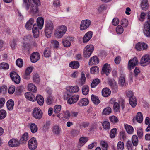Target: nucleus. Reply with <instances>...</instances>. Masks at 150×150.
<instances>
[{
    "mask_svg": "<svg viewBox=\"0 0 150 150\" xmlns=\"http://www.w3.org/2000/svg\"><path fill=\"white\" fill-rule=\"evenodd\" d=\"M67 30V27L65 25H62L57 26L55 28L54 35L57 38H62L65 34Z\"/></svg>",
    "mask_w": 150,
    "mask_h": 150,
    "instance_id": "obj_1",
    "label": "nucleus"
},
{
    "mask_svg": "<svg viewBox=\"0 0 150 150\" xmlns=\"http://www.w3.org/2000/svg\"><path fill=\"white\" fill-rule=\"evenodd\" d=\"M54 29L53 23L51 21L48 22L45 25V35L47 38L51 36Z\"/></svg>",
    "mask_w": 150,
    "mask_h": 150,
    "instance_id": "obj_2",
    "label": "nucleus"
},
{
    "mask_svg": "<svg viewBox=\"0 0 150 150\" xmlns=\"http://www.w3.org/2000/svg\"><path fill=\"white\" fill-rule=\"evenodd\" d=\"M94 50V47L92 45H86L83 50L84 56L86 58L89 57L91 54Z\"/></svg>",
    "mask_w": 150,
    "mask_h": 150,
    "instance_id": "obj_3",
    "label": "nucleus"
},
{
    "mask_svg": "<svg viewBox=\"0 0 150 150\" xmlns=\"http://www.w3.org/2000/svg\"><path fill=\"white\" fill-rule=\"evenodd\" d=\"M91 23V21L88 19L83 20L81 21L80 26V29L82 31L86 30L88 28Z\"/></svg>",
    "mask_w": 150,
    "mask_h": 150,
    "instance_id": "obj_4",
    "label": "nucleus"
},
{
    "mask_svg": "<svg viewBox=\"0 0 150 150\" xmlns=\"http://www.w3.org/2000/svg\"><path fill=\"white\" fill-rule=\"evenodd\" d=\"M28 147L29 149L31 150H34L37 147L38 142L36 139L33 137L30 139L28 143Z\"/></svg>",
    "mask_w": 150,
    "mask_h": 150,
    "instance_id": "obj_5",
    "label": "nucleus"
},
{
    "mask_svg": "<svg viewBox=\"0 0 150 150\" xmlns=\"http://www.w3.org/2000/svg\"><path fill=\"white\" fill-rule=\"evenodd\" d=\"M42 112L40 108L36 107L34 108L33 116L35 118L40 119L42 117Z\"/></svg>",
    "mask_w": 150,
    "mask_h": 150,
    "instance_id": "obj_6",
    "label": "nucleus"
},
{
    "mask_svg": "<svg viewBox=\"0 0 150 150\" xmlns=\"http://www.w3.org/2000/svg\"><path fill=\"white\" fill-rule=\"evenodd\" d=\"M150 63V56L148 55H145L142 56L140 62L142 66H144Z\"/></svg>",
    "mask_w": 150,
    "mask_h": 150,
    "instance_id": "obj_7",
    "label": "nucleus"
},
{
    "mask_svg": "<svg viewBox=\"0 0 150 150\" xmlns=\"http://www.w3.org/2000/svg\"><path fill=\"white\" fill-rule=\"evenodd\" d=\"M73 38L71 37L65 36L62 40V43L66 47H68L71 45V42L73 41Z\"/></svg>",
    "mask_w": 150,
    "mask_h": 150,
    "instance_id": "obj_8",
    "label": "nucleus"
},
{
    "mask_svg": "<svg viewBox=\"0 0 150 150\" xmlns=\"http://www.w3.org/2000/svg\"><path fill=\"white\" fill-rule=\"evenodd\" d=\"M10 76L12 81L16 84L20 83V78L19 75L16 72H13L10 74Z\"/></svg>",
    "mask_w": 150,
    "mask_h": 150,
    "instance_id": "obj_9",
    "label": "nucleus"
},
{
    "mask_svg": "<svg viewBox=\"0 0 150 150\" xmlns=\"http://www.w3.org/2000/svg\"><path fill=\"white\" fill-rule=\"evenodd\" d=\"M148 47L147 45L143 42H140L137 43L135 45V48L138 50H144Z\"/></svg>",
    "mask_w": 150,
    "mask_h": 150,
    "instance_id": "obj_10",
    "label": "nucleus"
},
{
    "mask_svg": "<svg viewBox=\"0 0 150 150\" xmlns=\"http://www.w3.org/2000/svg\"><path fill=\"white\" fill-rule=\"evenodd\" d=\"M138 64L137 59L136 57L132 59L129 61L128 64L129 68L130 69H133Z\"/></svg>",
    "mask_w": 150,
    "mask_h": 150,
    "instance_id": "obj_11",
    "label": "nucleus"
},
{
    "mask_svg": "<svg viewBox=\"0 0 150 150\" xmlns=\"http://www.w3.org/2000/svg\"><path fill=\"white\" fill-rule=\"evenodd\" d=\"M40 54L38 52H34L33 53L30 57L31 62L32 63H35L40 59Z\"/></svg>",
    "mask_w": 150,
    "mask_h": 150,
    "instance_id": "obj_12",
    "label": "nucleus"
},
{
    "mask_svg": "<svg viewBox=\"0 0 150 150\" xmlns=\"http://www.w3.org/2000/svg\"><path fill=\"white\" fill-rule=\"evenodd\" d=\"M20 144V141L19 142L18 140L14 139H11L8 143L9 146L11 147H18L19 146Z\"/></svg>",
    "mask_w": 150,
    "mask_h": 150,
    "instance_id": "obj_13",
    "label": "nucleus"
},
{
    "mask_svg": "<svg viewBox=\"0 0 150 150\" xmlns=\"http://www.w3.org/2000/svg\"><path fill=\"white\" fill-rule=\"evenodd\" d=\"M93 35V33L91 31H89L86 33L84 36L83 39V43H86L91 38Z\"/></svg>",
    "mask_w": 150,
    "mask_h": 150,
    "instance_id": "obj_14",
    "label": "nucleus"
},
{
    "mask_svg": "<svg viewBox=\"0 0 150 150\" xmlns=\"http://www.w3.org/2000/svg\"><path fill=\"white\" fill-rule=\"evenodd\" d=\"M79 96L78 95H74L71 96L68 100L67 103L69 104L74 103L78 100Z\"/></svg>",
    "mask_w": 150,
    "mask_h": 150,
    "instance_id": "obj_15",
    "label": "nucleus"
},
{
    "mask_svg": "<svg viewBox=\"0 0 150 150\" xmlns=\"http://www.w3.org/2000/svg\"><path fill=\"white\" fill-rule=\"evenodd\" d=\"M99 62L98 58L96 56H93L90 59L88 64L89 65H96Z\"/></svg>",
    "mask_w": 150,
    "mask_h": 150,
    "instance_id": "obj_16",
    "label": "nucleus"
},
{
    "mask_svg": "<svg viewBox=\"0 0 150 150\" xmlns=\"http://www.w3.org/2000/svg\"><path fill=\"white\" fill-rule=\"evenodd\" d=\"M110 65L107 63H106L103 66L102 68V74H103L105 73L107 76H108L110 72Z\"/></svg>",
    "mask_w": 150,
    "mask_h": 150,
    "instance_id": "obj_17",
    "label": "nucleus"
},
{
    "mask_svg": "<svg viewBox=\"0 0 150 150\" xmlns=\"http://www.w3.org/2000/svg\"><path fill=\"white\" fill-rule=\"evenodd\" d=\"M25 97L26 99L30 101H34L36 100L35 96L30 92H27L25 94Z\"/></svg>",
    "mask_w": 150,
    "mask_h": 150,
    "instance_id": "obj_18",
    "label": "nucleus"
},
{
    "mask_svg": "<svg viewBox=\"0 0 150 150\" xmlns=\"http://www.w3.org/2000/svg\"><path fill=\"white\" fill-rule=\"evenodd\" d=\"M143 33L146 37L150 38V25H144Z\"/></svg>",
    "mask_w": 150,
    "mask_h": 150,
    "instance_id": "obj_19",
    "label": "nucleus"
},
{
    "mask_svg": "<svg viewBox=\"0 0 150 150\" xmlns=\"http://www.w3.org/2000/svg\"><path fill=\"white\" fill-rule=\"evenodd\" d=\"M34 21V20L33 18H30L28 21L25 25L26 28L28 30H30L32 28Z\"/></svg>",
    "mask_w": 150,
    "mask_h": 150,
    "instance_id": "obj_20",
    "label": "nucleus"
},
{
    "mask_svg": "<svg viewBox=\"0 0 150 150\" xmlns=\"http://www.w3.org/2000/svg\"><path fill=\"white\" fill-rule=\"evenodd\" d=\"M37 26L40 29H41L43 27L44 23V20L43 18L39 17L37 19Z\"/></svg>",
    "mask_w": 150,
    "mask_h": 150,
    "instance_id": "obj_21",
    "label": "nucleus"
},
{
    "mask_svg": "<svg viewBox=\"0 0 150 150\" xmlns=\"http://www.w3.org/2000/svg\"><path fill=\"white\" fill-rule=\"evenodd\" d=\"M109 84L114 91L116 92L118 90V86L116 82L114 80H110L109 81Z\"/></svg>",
    "mask_w": 150,
    "mask_h": 150,
    "instance_id": "obj_22",
    "label": "nucleus"
},
{
    "mask_svg": "<svg viewBox=\"0 0 150 150\" xmlns=\"http://www.w3.org/2000/svg\"><path fill=\"white\" fill-rule=\"evenodd\" d=\"M22 6L27 11H29L30 12V7L31 4H30L29 0H23Z\"/></svg>",
    "mask_w": 150,
    "mask_h": 150,
    "instance_id": "obj_23",
    "label": "nucleus"
},
{
    "mask_svg": "<svg viewBox=\"0 0 150 150\" xmlns=\"http://www.w3.org/2000/svg\"><path fill=\"white\" fill-rule=\"evenodd\" d=\"M35 4H31L30 7V13L33 14H35L38 12V6Z\"/></svg>",
    "mask_w": 150,
    "mask_h": 150,
    "instance_id": "obj_24",
    "label": "nucleus"
},
{
    "mask_svg": "<svg viewBox=\"0 0 150 150\" xmlns=\"http://www.w3.org/2000/svg\"><path fill=\"white\" fill-rule=\"evenodd\" d=\"M141 8L143 10L146 9L149 6L148 0H141L140 4Z\"/></svg>",
    "mask_w": 150,
    "mask_h": 150,
    "instance_id": "obj_25",
    "label": "nucleus"
},
{
    "mask_svg": "<svg viewBox=\"0 0 150 150\" xmlns=\"http://www.w3.org/2000/svg\"><path fill=\"white\" fill-rule=\"evenodd\" d=\"M28 138V134L27 133H24L20 139V141L21 144H25Z\"/></svg>",
    "mask_w": 150,
    "mask_h": 150,
    "instance_id": "obj_26",
    "label": "nucleus"
},
{
    "mask_svg": "<svg viewBox=\"0 0 150 150\" xmlns=\"http://www.w3.org/2000/svg\"><path fill=\"white\" fill-rule=\"evenodd\" d=\"M79 88L77 86H70L67 87V90L71 93H74L77 92L79 91Z\"/></svg>",
    "mask_w": 150,
    "mask_h": 150,
    "instance_id": "obj_27",
    "label": "nucleus"
},
{
    "mask_svg": "<svg viewBox=\"0 0 150 150\" xmlns=\"http://www.w3.org/2000/svg\"><path fill=\"white\" fill-rule=\"evenodd\" d=\"M89 103V100L86 98H84L81 99L78 103V105L80 106L87 105Z\"/></svg>",
    "mask_w": 150,
    "mask_h": 150,
    "instance_id": "obj_28",
    "label": "nucleus"
},
{
    "mask_svg": "<svg viewBox=\"0 0 150 150\" xmlns=\"http://www.w3.org/2000/svg\"><path fill=\"white\" fill-rule=\"evenodd\" d=\"M111 91L107 88H104L102 91V94L103 97H107L111 94Z\"/></svg>",
    "mask_w": 150,
    "mask_h": 150,
    "instance_id": "obj_29",
    "label": "nucleus"
},
{
    "mask_svg": "<svg viewBox=\"0 0 150 150\" xmlns=\"http://www.w3.org/2000/svg\"><path fill=\"white\" fill-rule=\"evenodd\" d=\"M14 105V101L12 99L8 100L6 103L7 107L8 110H13Z\"/></svg>",
    "mask_w": 150,
    "mask_h": 150,
    "instance_id": "obj_30",
    "label": "nucleus"
},
{
    "mask_svg": "<svg viewBox=\"0 0 150 150\" xmlns=\"http://www.w3.org/2000/svg\"><path fill=\"white\" fill-rule=\"evenodd\" d=\"M69 66L72 69H76L79 67V63L77 61H73L69 64Z\"/></svg>",
    "mask_w": 150,
    "mask_h": 150,
    "instance_id": "obj_31",
    "label": "nucleus"
},
{
    "mask_svg": "<svg viewBox=\"0 0 150 150\" xmlns=\"http://www.w3.org/2000/svg\"><path fill=\"white\" fill-rule=\"evenodd\" d=\"M129 103L133 108L135 107L137 104V101L135 97H133L129 99Z\"/></svg>",
    "mask_w": 150,
    "mask_h": 150,
    "instance_id": "obj_32",
    "label": "nucleus"
},
{
    "mask_svg": "<svg viewBox=\"0 0 150 150\" xmlns=\"http://www.w3.org/2000/svg\"><path fill=\"white\" fill-rule=\"evenodd\" d=\"M125 128L128 134H132L134 131L133 127L127 124L125 125Z\"/></svg>",
    "mask_w": 150,
    "mask_h": 150,
    "instance_id": "obj_33",
    "label": "nucleus"
},
{
    "mask_svg": "<svg viewBox=\"0 0 150 150\" xmlns=\"http://www.w3.org/2000/svg\"><path fill=\"white\" fill-rule=\"evenodd\" d=\"M35 98L38 103L40 105H42L43 104L44 98L41 95H37Z\"/></svg>",
    "mask_w": 150,
    "mask_h": 150,
    "instance_id": "obj_34",
    "label": "nucleus"
},
{
    "mask_svg": "<svg viewBox=\"0 0 150 150\" xmlns=\"http://www.w3.org/2000/svg\"><path fill=\"white\" fill-rule=\"evenodd\" d=\"M86 78L85 75L84 73L82 72L81 73V76L79 80V85L80 86H82L83 85L85 82Z\"/></svg>",
    "mask_w": 150,
    "mask_h": 150,
    "instance_id": "obj_35",
    "label": "nucleus"
},
{
    "mask_svg": "<svg viewBox=\"0 0 150 150\" xmlns=\"http://www.w3.org/2000/svg\"><path fill=\"white\" fill-rule=\"evenodd\" d=\"M28 89L29 91L35 93L37 91V88L36 86L32 83H30L28 85Z\"/></svg>",
    "mask_w": 150,
    "mask_h": 150,
    "instance_id": "obj_36",
    "label": "nucleus"
},
{
    "mask_svg": "<svg viewBox=\"0 0 150 150\" xmlns=\"http://www.w3.org/2000/svg\"><path fill=\"white\" fill-rule=\"evenodd\" d=\"M91 99L93 103L96 105H98L100 102V101L98 96L94 95L91 96Z\"/></svg>",
    "mask_w": 150,
    "mask_h": 150,
    "instance_id": "obj_37",
    "label": "nucleus"
},
{
    "mask_svg": "<svg viewBox=\"0 0 150 150\" xmlns=\"http://www.w3.org/2000/svg\"><path fill=\"white\" fill-rule=\"evenodd\" d=\"M30 129L31 132L33 133H35L38 131V127L34 123L30 124Z\"/></svg>",
    "mask_w": 150,
    "mask_h": 150,
    "instance_id": "obj_38",
    "label": "nucleus"
},
{
    "mask_svg": "<svg viewBox=\"0 0 150 150\" xmlns=\"http://www.w3.org/2000/svg\"><path fill=\"white\" fill-rule=\"evenodd\" d=\"M136 119L137 121L139 123H141L142 122L143 117L142 114L141 112H137V114Z\"/></svg>",
    "mask_w": 150,
    "mask_h": 150,
    "instance_id": "obj_39",
    "label": "nucleus"
},
{
    "mask_svg": "<svg viewBox=\"0 0 150 150\" xmlns=\"http://www.w3.org/2000/svg\"><path fill=\"white\" fill-rule=\"evenodd\" d=\"M125 82V76L124 75H122L119 78V83L120 85L122 86L124 85Z\"/></svg>",
    "mask_w": 150,
    "mask_h": 150,
    "instance_id": "obj_40",
    "label": "nucleus"
},
{
    "mask_svg": "<svg viewBox=\"0 0 150 150\" xmlns=\"http://www.w3.org/2000/svg\"><path fill=\"white\" fill-rule=\"evenodd\" d=\"M132 141L133 145L134 146H137L138 144V139L136 135H134L132 137Z\"/></svg>",
    "mask_w": 150,
    "mask_h": 150,
    "instance_id": "obj_41",
    "label": "nucleus"
},
{
    "mask_svg": "<svg viewBox=\"0 0 150 150\" xmlns=\"http://www.w3.org/2000/svg\"><path fill=\"white\" fill-rule=\"evenodd\" d=\"M53 132L55 134L59 135V134L61 130V129L57 125H55L54 126L53 128Z\"/></svg>",
    "mask_w": 150,
    "mask_h": 150,
    "instance_id": "obj_42",
    "label": "nucleus"
},
{
    "mask_svg": "<svg viewBox=\"0 0 150 150\" xmlns=\"http://www.w3.org/2000/svg\"><path fill=\"white\" fill-rule=\"evenodd\" d=\"M90 71L91 74H98L99 71V69L97 66H94L90 69Z\"/></svg>",
    "mask_w": 150,
    "mask_h": 150,
    "instance_id": "obj_43",
    "label": "nucleus"
},
{
    "mask_svg": "<svg viewBox=\"0 0 150 150\" xmlns=\"http://www.w3.org/2000/svg\"><path fill=\"white\" fill-rule=\"evenodd\" d=\"M82 93L85 95H87L89 92V87L87 85H84L82 88Z\"/></svg>",
    "mask_w": 150,
    "mask_h": 150,
    "instance_id": "obj_44",
    "label": "nucleus"
},
{
    "mask_svg": "<svg viewBox=\"0 0 150 150\" xmlns=\"http://www.w3.org/2000/svg\"><path fill=\"white\" fill-rule=\"evenodd\" d=\"M111 108L110 107H108L103 110V114L106 115H108L111 113Z\"/></svg>",
    "mask_w": 150,
    "mask_h": 150,
    "instance_id": "obj_45",
    "label": "nucleus"
},
{
    "mask_svg": "<svg viewBox=\"0 0 150 150\" xmlns=\"http://www.w3.org/2000/svg\"><path fill=\"white\" fill-rule=\"evenodd\" d=\"M102 125L103 128L105 130L108 129L110 128V123L108 121L103 122Z\"/></svg>",
    "mask_w": 150,
    "mask_h": 150,
    "instance_id": "obj_46",
    "label": "nucleus"
},
{
    "mask_svg": "<svg viewBox=\"0 0 150 150\" xmlns=\"http://www.w3.org/2000/svg\"><path fill=\"white\" fill-rule=\"evenodd\" d=\"M117 150H123L124 149V144L123 142L119 141L117 146Z\"/></svg>",
    "mask_w": 150,
    "mask_h": 150,
    "instance_id": "obj_47",
    "label": "nucleus"
},
{
    "mask_svg": "<svg viewBox=\"0 0 150 150\" xmlns=\"http://www.w3.org/2000/svg\"><path fill=\"white\" fill-rule=\"evenodd\" d=\"M88 140V137H83L79 138V142L80 144H82L83 145Z\"/></svg>",
    "mask_w": 150,
    "mask_h": 150,
    "instance_id": "obj_48",
    "label": "nucleus"
},
{
    "mask_svg": "<svg viewBox=\"0 0 150 150\" xmlns=\"http://www.w3.org/2000/svg\"><path fill=\"white\" fill-rule=\"evenodd\" d=\"M100 81L98 79H96L94 80L91 84V86L92 88H95L100 83Z\"/></svg>",
    "mask_w": 150,
    "mask_h": 150,
    "instance_id": "obj_49",
    "label": "nucleus"
},
{
    "mask_svg": "<svg viewBox=\"0 0 150 150\" xmlns=\"http://www.w3.org/2000/svg\"><path fill=\"white\" fill-rule=\"evenodd\" d=\"M6 116V112L3 109L0 110V119H4Z\"/></svg>",
    "mask_w": 150,
    "mask_h": 150,
    "instance_id": "obj_50",
    "label": "nucleus"
},
{
    "mask_svg": "<svg viewBox=\"0 0 150 150\" xmlns=\"http://www.w3.org/2000/svg\"><path fill=\"white\" fill-rule=\"evenodd\" d=\"M100 143L102 146L103 150H106L107 149L108 145L105 141H102L100 142Z\"/></svg>",
    "mask_w": 150,
    "mask_h": 150,
    "instance_id": "obj_51",
    "label": "nucleus"
},
{
    "mask_svg": "<svg viewBox=\"0 0 150 150\" xmlns=\"http://www.w3.org/2000/svg\"><path fill=\"white\" fill-rule=\"evenodd\" d=\"M44 55L46 57H48L50 55V50L49 48H46L44 52Z\"/></svg>",
    "mask_w": 150,
    "mask_h": 150,
    "instance_id": "obj_52",
    "label": "nucleus"
},
{
    "mask_svg": "<svg viewBox=\"0 0 150 150\" xmlns=\"http://www.w3.org/2000/svg\"><path fill=\"white\" fill-rule=\"evenodd\" d=\"M33 80L35 83H38L40 82V79L38 75L35 74L33 76Z\"/></svg>",
    "mask_w": 150,
    "mask_h": 150,
    "instance_id": "obj_53",
    "label": "nucleus"
},
{
    "mask_svg": "<svg viewBox=\"0 0 150 150\" xmlns=\"http://www.w3.org/2000/svg\"><path fill=\"white\" fill-rule=\"evenodd\" d=\"M8 64L6 63L3 62L0 64V69H7L9 68Z\"/></svg>",
    "mask_w": 150,
    "mask_h": 150,
    "instance_id": "obj_54",
    "label": "nucleus"
},
{
    "mask_svg": "<svg viewBox=\"0 0 150 150\" xmlns=\"http://www.w3.org/2000/svg\"><path fill=\"white\" fill-rule=\"evenodd\" d=\"M61 106L60 105H55L54 107V112L56 114L59 113L61 111Z\"/></svg>",
    "mask_w": 150,
    "mask_h": 150,
    "instance_id": "obj_55",
    "label": "nucleus"
},
{
    "mask_svg": "<svg viewBox=\"0 0 150 150\" xmlns=\"http://www.w3.org/2000/svg\"><path fill=\"white\" fill-rule=\"evenodd\" d=\"M117 131V129L116 128H113L112 129L110 132V137L111 138H114L115 137Z\"/></svg>",
    "mask_w": 150,
    "mask_h": 150,
    "instance_id": "obj_56",
    "label": "nucleus"
},
{
    "mask_svg": "<svg viewBox=\"0 0 150 150\" xmlns=\"http://www.w3.org/2000/svg\"><path fill=\"white\" fill-rule=\"evenodd\" d=\"M146 16V13L144 12H141L139 18V20L141 22L143 21L145 19Z\"/></svg>",
    "mask_w": 150,
    "mask_h": 150,
    "instance_id": "obj_57",
    "label": "nucleus"
},
{
    "mask_svg": "<svg viewBox=\"0 0 150 150\" xmlns=\"http://www.w3.org/2000/svg\"><path fill=\"white\" fill-rule=\"evenodd\" d=\"M16 65L19 67H22L23 65V62L21 59H18L16 62Z\"/></svg>",
    "mask_w": 150,
    "mask_h": 150,
    "instance_id": "obj_58",
    "label": "nucleus"
},
{
    "mask_svg": "<svg viewBox=\"0 0 150 150\" xmlns=\"http://www.w3.org/2000/svg\"><path fill=\"white\" fill-rule=\"evenodd\" d=\"M116 31L117 34H120L123 31V29L120 25H118L116 28Z\"/></svg>",
    "mask_w": 150,
    "mask_h": 150,
    "instance_id": "obj_59",
    "label": "nucleus"
},
{
    "mask_svg": "<svg viewBox=\"0 0 150 150\" xmlns=\"http://www.w3.org/2000/svg\"><path fill=\"white\" fill-rule=\"evenodd\" d=\"M109 119L110 121L113 123H116L118 122V119L115 116H112L109 117Z\"/></svg>",
    "mask_w": 150,
    "mask_h": 150,
    "instance_id": "obj_60",
    "label": "nucleus"
},
{
    "mask_svg": "<svg viewBox=\"0 0 150 150\" xmlns=\"http://www.w3.org/2000/svg\"><path fill=\"white\" fill-rule=\"evenodd\" d=\"M70 92L67 90V91L64 93V98L65 100H68L71 96Z\"/></svg>",
    "mask_w": 150,
    "mask_h": 150,
    "instance_id": "obj_61",
    "label": "nucleus"
},
{
    "mask_svg": "<svg viewBox=\"0 0 150 150\" xmlns=\"http://www.w3.org/2000/svg\"><path fill=\"white\" fill-rule=\"evenodd\" d=\"M114 109L115 112H118L119 111V104L117 102L115 103L113 105Z\"/></svg>",
    "mask_w": 150,
    "mask_h": 150,
    "instance_id": "obj_62",
    "label": "nucleus"
},
{
    "mask_svg": "<svg viewBox=\"0 0 150 150\" xmlns=\"http://www.w3.org/2000/svg\"><path fill=\"white\" fill-rule=\"evenodd\" d=\"M121 25L124 27H127L128 24V21L126 19H124L122 20Z\"/></svg>",
    "mask_w": 150,
    "mask_h": 150,
    "instance_id": "obj_63",
    "label": "nucleus"
},
{
    "mask_svg": "<svg viewBox=\"0 0 150 150\" xmlns=\"http://www.w3.org/2000/svg\"><path fill=\"white\" fill-rule=\"evenodd\" d=\"M125 101L124 99L122 98H120L119 99V104L122 107V109H123L125 107Z\"/></svg>",
    "mask_w": 150,
    "mask_h": 150,
    "instance_id": "obj_64",
    "label": "nucleus"
}]
</instances>
